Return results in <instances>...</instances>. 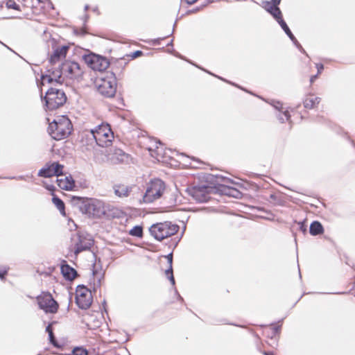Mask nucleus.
Listing matches in <instances>:
<instances>
[{
  "instance_id": "052dcab7",
  "label": "nucleus",
  "mask_w": 355,
  "mask_h": 355,
  "mask_svg": "<svg viewBox=\"0 0 355 355\" xmlns=\"http://www.w3.org/2000/svg\"><path fill=\"white\" fill-rule=\"evenodd\" d=\"M46 189H47L48 190H49V191H53L55 189V187H54V186H53V185H49V186H47V187H46Z\"/></svg>"
},
{
  "instance_id": "9d476101",
  "label": "nucleus",
  "mask_w": 355,
  "mask_h": 355,
  "mask_svg": "<svg viewBox=\"0 0 355 355\" xmlns=\"http://www.w3.org/2000/svg\"><path fill=\"white\" fill-rule=\"evenodd\" d=\"M76 304L83 310H87L92 305L93 297L91 291L84 285H78L76 291Z\"/></svg>"
},
{
  "instance_id": "473e14b6",
  "label": "nucleus",
  "mask_w": 355,
  "mask_h": 355,
  "mask_svg": "<svg viewBox=\"0 0 355 355\" xmlns=\"http://www.w3.org/2000/svg\"><path fill=\"white\" fill-rule=\"evenodd\" d=\"M277 119L281 123H285L287 121L290 120L291 114L288 111H281L279 114L277 116Z\"/></svg>"
},
{
  "instance_id": "680f3d73",
  "label": "nucleus",
  "mask_w": 355,
  "mask_h": 355,
  "mask_svg": "<svg viewBox=\"0 0 355 355\" xmlns=\"http://www.w3.org/2000/svg\"><path fill=\"white\" fill-rule=\"evenodd\" d=\"M88 19H89V15H87V14L85 15V16H84V26H85V24H86L87 21L88 20Z\"/></svg>"
},
{
  "instance_id": "e433bc0d",
  "label": "nucleus",
  "mask_w": 355,
  "mask_h": 355,
  "mask_svg": "<svg viewBox=\"0 0 355 355\" xmlns=\"http://www.w3.org/2000/svg\"><path fill=\"white\" fill-rule=\"evenodd\" d=\"M49 340L50 343L53 347H55L56 348L62 347V345L60 344H59L58 342L57 341L53 333H51V334L50 333V334H49Z\"/></svg>"
},
{
  "instance_id": "aec40b11",
  "label": "nucleus",
  "mask_w": 355,
  "mask_h": 355,
  "mask_svg": "<svg viewBox=\"0 0 355 355\" xmlns=\"http://www.w3.org/2000/svg\"><path fill=\"white\" fill-rule=\"evenodd\" d=\"M60 270L64 279L68 281H72L78 276L77 271L64 260L61 263Z\"/></svg>"
},
{
  "instance_id": "13d9d810",
  "label": "nucleus",
  "mask_w": 355,
  "mask_h": 355,
  "mask_svg": "<svg viewBox=\"0 0 355 355\" xmlns=\"http://www.w3.org/2000/svg\"><path fill=\"white\" fill-rule=\"evenodd\" d=\"M275 6H279L282 0H270Z\"/></svg>"
},
{
  "instance_id": "a211bd4d",
  "label": "nucleus",
  "mask_w": 355,
  "mask_h": 355,
  "mask_svg": "<svg viewBox=\"0 0 355 355\" xmlns=\"http://www.w3.org/2000/svg\"><path fill=\"white\" fill-rule=\"evenodd\" d=\"M262 8L268 12L276 21L280 17H282V12L279 6H275L271 1H262Z\"/></svg>"
},
{
  "instance_id": "09e8293b",
  "label": "nucleus",
  "mask_w": 355,
  "mask_h": 355,
  "mask_svg": "<svg viewBox=\"0 0 355 355\" xmlns=\"http://www.w3.org/2000/svg\"><path fill=\"white\" fill-rule=\"evenodd\" d=\"M165 274L167 276V277L171 275V274H173V265H170L168 266V268H167L166 270H165Z\"/></svg>"
},
{
  "instance_id": "603ef678",
  "label": "nucleus",
  "mask_w": 355,
  "mask_h": 355,
  "mask_svg": "<svg viewBox=\"0 0 355 355\" xmlns=\"http://www.w3.org/2000/svg\"><path fill=\"white\" fill-rule=\"evenodd\" d=\"M168 279L171 282V284L174 286L175 284V278H174L173 274H171V275H169L168 277Z\"/></svg>"
},
{
  "instance_id": "8fccbe9b",
  "label": "nucleus",
  "mask_w": 355,
  "mask_h": 355,
  "mask_svg": "<svg viewBox=\"0 0 355 355\" xmlns=\"http://www.w3.org/2000/svg\"><path fill=\"white\" fill-rule=\"evenodd\" d=\"M52 324H53V323H50V324H49L47 325V327H46L45 331H46V332H47V333H48V335H49V334H50V333H51H51H53V329H52V327H51Z\"/></svg>"
},
{
  "instance_id": "39448f33",
  "label": "nucleus",
  "mask_w": 355,
  "mask_h": 355,
  "mask_svg": "<svg viewBox=\"0 0 355 355\" xmlns=\"http://www.w3.org/2000/svg\"><path fill=\"white\" fill-rule=\"evenodd\" d=\"M116 78L113 72L102 77L98 80L96 87L98 92L105 98H112L116 92Z\"/></svg>"
},
{
  "instance_id": "dca6fc26",
  "label": "nucleus",
  "mask_w": 355,
  "mask_h": 355,
  "mask_svg": "<svg viewBox=\"0 0 355 355\" xmlns=\"http://www.w3.org/2000/svg\"><path fill=\"white\" fill-rule=\"evenodd\" d=\"M104 210L105 213H103V218L106 220L125 219V222L128 221L126 213L119 207L105 203Z\"/></svg>"
},
{
  "instance_id": "6e6552de",
  "label": "nucleus",
  "mask_w": 355,
  "mask_h": 355,
  "mask_svg": "<svg viewBox=\"0 0 355 355\" xmlns=\"http://www.w3.org/2000/svg\"><path fill=\"white\" fill-rule=\"evenodd\" d=\"M201 180L202 184L209 187V189L214 194H216L218 187H219L221 183L234 184L233 180L231 179L218 174L205 173L202 176Z\"/></svg>"
},
{
  "instance_id": "69168bd1",
  "label": "nucleus",
  "mask_w": 355,
  "mask_h": 355,
  "mask_svg": "<svg viewBox=\"0 0 355 355\" xmlns=\"http://www.w3.org/2000/svg\"><path fill=\"white\" fill-rule=\"evenodd\" d=\"M297 49L302 53H305V51L304 49L302 48V45L300 44V47H297Z\"/></svg>"
},
{
  "instance_id": "c85d7f7f",
  "label": "nucleus",
  "mask_w": 355,
  "mask_h": 355,
  "mask_svg": "<svg viewBox=\"0 0 355 355\" xmlns=\"http://www.w3.org/2000/svg\"><path fill=\"white\" fill-rule=\"evenodd\" d=\"M227 183H221L218 187L216 194L224 195L229 197H231V193L232 191V187L227 185Z\"/></svg>"
},
{
  "instance_id": "6ab92c4d",
  "label": "nucleus",
  "mask_w": 355,
  "mask_h": 355,
  "mask_svg": "<svg viewBox=\"0 0 355 355\" xmlns=\"http://www.w3.org/2000/svg\"><path fill=\"white\" fill-rule=\"evenodd\" d=\"M105 272L102 270L101 266H98L96 263L92 265V276L94 281V290L96 291L101 286V282L104 279Z\"/></svg>"
},
{
  "instance_id": "412c9836",
  "label": "nucleus",
  "mask_w": 355,
  "mask_h": 355,
  "mask_svg": "<svg viewBox=\"0 0 355 355\" xmlns=\"http://www.w3.org/2000/svg\"><path fill=\"white\" fill-rule=\"evenodd\" d=\"M56 182L60 189L66 191L71 190L76 187L75 181L71 175L66 176L64 179L58 178Z\"/></svg>"
},
{
  "instance_id": "de8ad7c7",
  "label": "nucleus",
  "mask_w": 355,
  "mask_h": 355,
  "mask_svg": "<svg viewBox=\"0 0 355 355\" xmlns=\"http://www.w3.org/2000/svg\"><path fill=\"white\" fill-rule=\"evenodd\" d=\"M168 261V266L173 265V253L171 252L165 257Z\"/></svg>"
},
{
  "instance_id": "58836bf2",
  "label": "nucleus",
  "mask_w": 355,
  "mask_h": 355,
  "mask_svg": "<svg viewBox=\"0 0 355 355\" xmlns=\"http://www.w3.org/2000/svg\"><path fill=\"white\" fill-rule=\"evenodd\" d=\"M268 103L279 112H281L283 109L282 103L280 101L270 100Z\"/></svg>"
},
{
  "instance_id": "a19ab883",
  "label": "nucleus",
  "mask_w": 355,
  "mask_h": 355,
  "mask_svg": "<svg viewBox=\"0 0 355 355\" xmlns=\"http://www.w3.org/2000/svg\"><path fill=\"white\" fill-rule=\"evenodd\" d=\"M73 33L76 35H80V36H84L87 33L86 28H85V26H84L83 28H75L73 30Z\"/></svg>"
},
{
  "instance_id": "72a5a7b5",
  "label": "nucleus",
  "mask_w": 355,
  "mask_h": 355,
  "mask_svg": "<svg viewBox=\"0 0 355 355\" xmlns=\"http://www.w3.org/2000/svg\"><path fill=\"white\" fill-rule=\"evenodd\" d=\"M194 65H195L196 67H198V68H199V69H202V71H204L207 72V73H209V74H210V75H211V76H215V77L218 78V79H220V80H222L223 81H225V82H226V83H230V84H231V85H234V86H235V87H236L240 88V89H242V90L246 91L245 89H244L243 88H242L241 87H240V86L237 85H236V84H235V83H231V82H230V81H227V80H225V78H222V77H220V76H216V75H215V74L212 73L211 72H210V71H207V70H206V69H203V68H202V67H198V65H196V64H194Z\"/></svg>"
},
{
  "instance_id": "393cba45",
  "label": "nucleus",
  "mask_w": 355,
  "mask_h": 355,
  "mask_svg": "<svg viewBox=\"0 0 355 355\" xmlns=\"http://www.w3.org/2000/svg\"><path fill=\"white\" fill-rule=\"evenodd\" d=\"M276 21L279 24L282 30L286 34V35L290 38L291 40H295V37L291 32L286 22L283 19V17H280L279 19L276 20Z\"/></svg>"
},
{
  "instance_id": "338daca9",
  "label": "nucleus",
  "mask_w": 355,
  "mask_h": 355,
  "mask_svg": "<svg viewBox=\"0 0 355 355\" xmlns=\"http://www.w3.org/2000/svg\"><path fill=\"white\" fill-rule=\"evenodd\" d=\"M173 40L172 39L168 44L167 46H173Z\"/></svg>"
},
{
  "instance_id": "6e6d98bb",
  "label": "nucleus",
  "mask_w": 355,
  "mask_h": 355,
  "mask_svg": "<svg viewBox=\"0 0 355 355\" xmlns=\"http://www.w3.org/2000/svg\"><path fill=\"white\" fill-rule=\"evenodd\" d=\"M6 274H7V270H6L1 271L0 272V278L1 279H4Z\"/></svg>"
},
{
  "instance_id": "4d7b16f0",
  "label": "nucleus",
  "mask_w": 355,
  "mask_h": 355,
  "mask_svg": "<svg viewBox=\"0 0 355 355\" xmlns=\"http://www.w3.org/2000/svg\"><path fill=\"white\" fill-rule=\"evenodd\" d=\"M318 75L316 73L315 75H313L312 76L311 78H310V82L311 83H313L315 80L318 78Z\"/></svg>"
},
{
  "instance_id": "864d4df0",
  "label": "nucleus",
  "mask_w": 355,
  "mask_h": 355,
  "mask_svg": "<svg viewBox=\"0 0 355 355\" xmlns=\"http://www.w3.org/2000/svg\"><path fill=\"white\" fill-rule=\"evenodd\" d=\"M270 198L271 200H274V201H277V203H279V200H277L278 197H277V195H275V194H270Z\"/></svg>"
},
{
  "instance_id": "4c0bfd02",
  "label": "nucleus",
  "mask_w": 355,
  "mask_h": 355,
  "mask_svg": "<svg viewBox=\"0 0 355 355\" xmlns=\"http://www.w3.org/2000/svg\"><path fill=\"white\" fill-rule=\"evenodd\" d=\"M41 80H47V83L49 84H53L55 83V78H53V77L51 76L50 73H42L40 77Z\"/></svg>"
},
{
  "instance_id": "5fc2aeb1",
  "label": "nucleus",
  "mask_w": 355,
  "mask_h": 355,
  "mask_svg": "<svg viewBox=\"0 0 355 355\" xmlns=\"http://www.w3.org/2000/svg\"><path fill=\"white\" fill-rule=\"evenodd\" d=\"M182 1H184L186 3L189 5H192L195 3L198 0H182Z\"/></svg>"
},
{
  "instance_id": "79ce46f5",
  "label": "nucleus",
  "mask_w": 355,
  "mask_h": 355,
  "mask_svg": "<svg viewBox=\"0 0 355 355\" xmlns=\"http://www.w3.org/2000/svg\"><path fill=\"white\" fill-rule=\"evenodd\" d=\"M241 196H242V193L240 191H239L237 189L233 187L232 193H231V197L234 198H241Z\"/></svg>"
},
{
  "instance_id": "f03ea898",
  "label": "nucleus",
  "mask_w": 355,
  "mask_h": 355,
  "mask_svg": "<svg viewBox=\"0 0 355 355\" xmlns=\"http://www.w3.org/2000/svg\"><path fill=\"white\" fill-rule=\"evenodd\" d=\"M72 124L67 116H61L49 123L48 132L52 139L59 141L67 138L72 131Z\"/></svg>"
},
{
  "instance_id": "774afa93",
  "label": "nucleus",
  "mask_w": 355,
  "mask_h": 355,
  "mask_svg": "<svg viewBox=\"0 0 355 355\" xmlns=\"http://www.w3.org/2000/svg\"><path fill=\"white\" fill-rule=\"evenodd\" d=\"M264 355H273V354L270 352H264Z\"/></svg>"
},
{
  "instance_id": "3c124183",
  "label": "nucleus",
  "mask_w": 355,
  "mask_h": 355,
  "mask_svg": "<svg viewBox=\"0 0 355 355\" xmlns=\"http://www.w3.org/2000/svg\"><path fill=\"white\" fill-rule=\"evenodd\" d=\"M273 334L275 335L277 334H279L281 329V325L279 326H275L273 328Z\"/></svg>"
},
{
  "instance_id": "a18cd8bd",
  "label": "nucleus",
  "mask_w": 355,
  "mask_h": 355,
  "mask_svg": "<svg viewBox=\"0 0 355 355\" xmlns=\"http://www.w3.org/2000/svg\"><path fill=\"white\" fill-rule=\"evenodd\" d=\"M299 225V230L302 231L303 233L306 232L307 230V223H297Z\"/></svg>"
},
{
  "instance_id": "9b49d317",
  "label": "nucleus",
  "mask_w": 355,
  "mask_h": 355,
  "mask_svg": "<svg viewBox=\"0 0 355 355\" xmlns=\"http://www.w3.org/2000/svg\"><path fill=\"white\" fill-rule=\"evenodd\" d=\"M39 308L46 313H55L59 305L50 293H42L37 297Z\"/></svg>"
},
{
  "instance_id": "1a4fd4ad",
  "label": "nucleus",
  "mask_w": 355,
  "mask_h": 355,
  "mask_svg": "<svg viewBox=\"0 0 355 355\" xmlns=\"http://www.w3.org/2000/svg\"><path fill=\"white\" fill-rule=\"evenodd\" d=\"M83 60L89 67L94 71H104L110 65L108 60L102 55L90 53L83 55Z\"/></svg>"
},
{
  "instance_id": "e2e57ef3",
  "label": "nucleus",
  "mask_w": 355,
  "mask_h": 355,
  "mask_svg": "<svg viewBox=\"0 0 355 355\" xmlns=\"http://www.w3.org/2000/svg\"><path fill=\"white\" fill-rule=\"evenodd\" d=\"M72 227H73L75 230H77V228H78L77 223H72V227H70L71 230H72Z\"/></svg>"
},
{
  "instance_id": "423d86ee",
  "label": "nucleus",
  "mask_w": 355,
  "mask_h": 355,
  "mask_svg": "<svg viewBox=\"0 0 355 355\" xmlns=\"http://www.w3.org/2000/svg\"><path fill=\"white\" fill-rule=\"evenodd\" d=\"M91 133L98 146L107 147L112 143L113 133L108 124L101 123L91 130Z\"/></svg>"
},
{
  "instance_id": "0eeeda50",
  "label": "nucleus",
  "mask_w": 355,
  "mask_h": 355,
  "mask_svg": "<svg viewBox=\"0 0 355 355\" xmlns=\"http://www.w3.org/2000/svg\"><path fill=\"white\" fill-rule=\"evenodd\" d=\"M165 190V184L160 179H155L149 183L143 196V201L150 203L159 198Z\"/></svg>"
},
{
  "instance_id": "f3484780",
  "label": "nucleus",
  "mask_w": 355,
  "mask_h": 355,
  "mask_svg": "<svg viewBox=\"0 0 355 355\" xmlns=\"http://www.w3.org/2000/svg\"><path fill=\"white\" fill-rule=\"evenodd\" d=\"M53 53L49 58V62L51 64H55L62 59L65 58L69 50V46L62 45L61 46L53 47Z\"/></svg>"
},
{
  "instance_id": "4468645a",
  "label": "nucleus",
  "mask_w": 355,
  "mask_h": 355,
  "mask_svg": "<svg viewBox=\"0 0 355 355\" xmlns=\"http://www.w3.org/2000/svg\"><path fill=\"white\" fill-rule=\"evenodd\" d=\"M60 67L62 73L71 78L78 77L83 73L80 65L75 61L65 60Z\"/></svg>"
},
{
  "instance_id": "37998d69",
  "label": "nucleus",
  "mask_w": 355,
  "mask_h": 355,
  "mask_svg": "<svg viewBox=\"0 0 355 355\" xmlns=\"http://www.w3.org/2000/svg\"><path fill=\"white\" fill-rule=\"evenodd\" d=\"M143 55V51L140 50H137L132 53L131 58L132 59H135L137 58H139Z\"/></svg>"
},
{
  "instance_id": "20e7f679",
  "label": "nucleus",
  "mask_w": 355,
  "mask_h": 355,
  "mask_svg": "<svg viewBox=\"0 0 355 355\" xmlns=\"http://www.w3.org/2000/svg\"><path fill=\"white\" fill-rule=\"evenodd\" d=\"M179 228L177 223H153L149 232L156 240L161 241L176 234Z\"/></svg>"
},
{
  "instance_id": "f257e3e1",
  "label": "nucleus",
  "mask_w": 355,
  "mask_h": 355,
  "mask_svg": "<svg viewBox=\"0 0 355 355\" xmlns=\"http://www.w3.org/2000/svg\"><path fill=\"white\" fill-rule=\"evenodd\" d=\"M71 205L89 218H101L105 213V203L96 198L72 196Z\"/></svg>"
},
{
  "instance_id": "c03bdc74",
  "label": "nucleus",
  "mask_w": 355,
  "mask_h": 355,
  "mask_svg": "<svg viewBox=\"0 0 355 355\" xmlns=\"http://www.w3.org/2000/svg\"><path fill=\"white\" fill-rule=\"evenodd\" d=\"M5 178L10 179V180H26V177L24 175L10 176V177H6Z\"/></svg>"
},
{
  "instance_id": "ea45409f",
  "label": "nucleus",
  "mask_w": 355,
  "mask_h": 355,
  "mask_svg": "<svg viewBox=\"0 0 355 355\" xmlns=\"http://www.w3.org/2000/svg\"><path fill=\"white\" fill-rule=\"evenodd\" d=\"M175 25H176V21H175V22L174 23V24H173V31H172V32H171V33L170 35H166V37H158V38H156V39L153 40V41H152V44H153V45H159V44H160V42H161V40H162L165 39L166 37H169L170 35H171L173 33L174 30H175Z\"/></svg>"
},
{
  "instance_id": "2f4dec72",
  "label": "nucleus",
  "mask_w": 355,
  "mask_h": 355,
  "mask_svg": "<svg viewBox=\"0 0 355 355\" xmlns=\"http://www.w3.org/2000/svg\"><path fill=\"white\" fill-rule=\"evenodd\" d=\"M51 165L55 176L58 177L62 175V170L64 168L62 164H60L58 162H53L51 163Z\"/></svg>"
},
{
  "instance_id": "b1692460",
  "label": "nucleus",
  "mask_w": 355,
  "mask_h": 355,
  "mask_svg": "<svg viewBox=\"0 0 355 355\" xmlns=\"http://www.w3.org/2000/svg\"><path fill=\"white\" fill-rule=\"evenodd\" d=\"M320 102V98L314 97L312 95L307 96L303 101V104L305 108L312 109L316 105H318Z\"/></svg>"
},
{
  "instance_id": "5701e85b",
  "label": "nucleus",
  "mask_w": 355,
  "mask_h": 355,
  "mask_svg": "<svg viewBox=\"0 0 355 355\" xmlns=\"http://www.w3.org/2000/svg\"><path fill=\"white\" fill-rule=\"evenodd\" d=\"M37 175L39 177L44 178H49L54 175V173L53 172V168L51 165V163H47L44 167L42 168L37 173Z\"/></svg>"
},
{
  "instance_id": "2eb2a0df",
  "label": "nucleus",
  "mask_w": 355,
  "mask_h": 355,
  "mask_svg": "<svg viewBox=\"0 0 355 355\" xmlns=\"http://www.w3.org/2000/svg\"><path fill=\"white\" fill-rule=\"evenodd\" d=\"M101 153L105 155L107 153L110 154L111 155L110 159L114 164L128 163L130 159V155L120 148H110L109 151L105 149L101 150Z\"/></svg>"
},
{
  "instance_id": "c9c22d12",
  "label": "nucleus",
  "mask_w": 355,
  "mask_h": 355,
  "mask_svg": "<svg viewBox=\"0 0 355 355\" xmlns=\"http://www.w3.org/2000/svg\"><path fill=\"white\" fill-rule=\"evenodd\" d=\"M6 6L8 9H13L15 10L20 11V7L15 3L14 0H8L6 3Z\"/></svg>"
},
{
  "instance_id": "49530a36",
  "label": "nucleus",
  "mask_w": 355,
  "mask_h": 355,
  "mask_svg": "<svg viewBox=\"0 0 355 355\" xmlns=\"http://www.w3.org/2000/svg\"><path fill=\"white\" fill-rule=\"evenodd\" d=\"M315 67H316V69H317V71H318L317 74L318 75L322 73V71H323V69H324L323 64H322V63H317L315 64Z\"/></svg>"
},
{
  "instance_id": "c756f323",
  "label": "nucleus",
  "mask_w": 355,
  "mask_h": 355,
  "mask_svg": "<svg viewBox=\"0 0 355 355\" xmlns=\"http://www.w3.org/2000/svg\"><path fill=\"white\" fill-rule=\"evenodd\" d=\"M324 228L322 223H310L309 232L311 235L316 236L322 234Z\"/></svg>"
},
{
  "instance_id": "7ed1b4c3",
  "label": "nucleus",
  "mask_w": 355,
  "mask_h": 355,
  "mask_svg": "<svg viewBox=\"0 0 355 355\" xmlns=\"http://www.w3.org/2000/svg\"><path fill=\"white\" fill-rule=\"evenodd\" d=\"M41 100L44 102V105L46 110L53 111L63 106L67 102V98L62 89L50 87L44 96L41 94Z\"/></svg>"
},
{
  "instance_id": "f704fd0d",
  "label": "nucleus",
  "mask_w": 355,
  "mask_h": 355,
  "mask_svg": "<svg viewBox=\"0 0 355 355\" xmlns=\"http://www.w3.org/2000/svg\"><path fill=\"white\" fill-rule=\"evenodd\" d=\"M71 355H88V352L82 347H76L71 351Z\"/></svg>"
},
{
  "instance_id": "bf43d9fd",
  "label": "nucleus",
  "mask_w": 355,
  "mask_h": 355,
  "mask_svg": "<svg viewBox=\"0 0 355 355\" xmlns=\"http://www.w3.org/2000/svg\"><path fill=\"white\" fill-rule=\"evenodd\" d=\"M293 42V43L294 44V45L297 48V47H300V44L299 43V42L297 40V39L295 38V40H291Z\"/></svg>"
},
{
  "instance_id": "bb28decb",
  "label": "nucleus",
  "mask_w": 355,
  "mask_h": 355,
  "mask_svg": "<svg viewBox=\"0 0 355 355\" xmlns=\"http://www.w3.org/2000/svg\"><path fill=\"white\" fill-rule=\"evenodd\" d=\"M48 73H50L53 78H55V83L61 85L63 82V78H62V71L60 70V67L55 69L51 70L48 69L46 71Z\"/></svg>"
},
{
  "instance_id": "4be33fe9",
  "label": "nucleus",
  "mask_w": 355,
  "mask_h": 355,
  "mask_svg": "<svg viewBox=\"0 0 355 355\" xmlns=\"http://www.w3.org/2000/svg\"><path fill=\"white\" fill-rule=\"evenodd\" d=\"M132 188L124 185V184H119L114 186V193L118 197H126L129 195L131 191Z\"/></svg>"
},
{
  "instance_id": "0e129e2a",
  "label": "nucleus",
  "mask_w": 355,
  "mask_h": 355,
  "mask_svg": "<svg viewBox=\"0 0 355 355\" xmlns=\"http://www.w3.org/2000/svg\"><path fill=\"white\" fill-rule=\"evenodd\" d=\"M206 6V4H204V5H202L201 7H197V8H195L193 10H192V12H196V11H198V10H200V9L201 8H202V7H204V6Z\"/></svg>"
},
{
  "instance_id": "ddd939ff",
  "label": "nucleus",
  "mask_w": 355,
  "mask_h": 355,
  "mask_svg": "<svg viewBox=\"0 0 355 355\" xmlns=\"http://www.w3.org/2000/svg\"><path fill=\"white\" fill-rule=\"evenodd\" d=\"M190 195L199 202H205L210 198L209 194L214 193L209 187L202 184V182L195 185L189 190Z\"/></svg>"
},
{
  "instance_id": "a878e982",
  "label": "nucleus",
  "mask_w": 355,
  "mask_h": 355,
  "mask_svg": "<svg viewBox=\"0 0 355 355\" xmlns=\"http://www.w3.org/2000/svg\"><path fill=\"white\" fill-rule=\"evenodd\" d=\"M195 215L194 211L190 210H180L178 212V222H188L190 219H194L193 216Z\"/></svg>"
},
{
  "instance_id": "f8f14e48",
  "label": "nucleus",
  "mask_w": 355,
  "mask_h": 355,
  "mask_svg": "<svg viewBox=\"0 0 355 355\" xmlns=\"http://www.w3.org/2000/svg\"><path fill=\"white\" fill-rule=\"evenodd\" d=\"M76 234L78 241L74 244L73 248V252L76 256L81 252L90 250L94 242L93 236L87 232L78 231Z\"/></svg>"
},
{
  "instance_id": "7c9ffc66",
  "label": "nucleus",
  "mask_w": 355,
  "mask_h": 355,
  "mask_svg": "<svg viewBox=\"0 0 355 355\" xmlns=\"http://www.w3.org/2000/svg\"><path fill=\"white\" fill-rule=\"evenodd\" d=\"M129 234L137 237L142 238L143 237V227L141 225H135L128 232Z\"/></svg>"
},
{
  "instance_id": "cd10ccee",
  "label": "nucleus",
  "mask_w": 355,
  "mask_h": 355,
  "mask_svg": "<svg viewBox=\"0 0 355 355\" xmlns=\"http://www.w3.org/2000/svg\"><path fill=\"white\" fill-rule=\"evenodd\" d=\"M52 202L57 207V209L60 211V214L63 216L65 215V206L64 203L61 198H60L56 195H53Z\"/></svg>"
}]
</instances>
